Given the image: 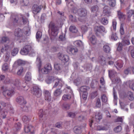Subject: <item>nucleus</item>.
Returning <instances> with one entry per match:
<instances>
[{
	"mask_svg": "<svg viewBox=\"0 0 134 134\" xmlns=\"http://www.w3.org/2000/svg\"><path fill=\"white\" fill-rule=\"evenodd\" d=\"M89 87L88 86H82L80 87V91L83 93H86V91L89 90Z\"/></svg>",
	"mask_w": 134,
	"mask_h": 134,
	"instance_id": "nucleus-29",
	"label": "nucleus"
},
{
	"mask_svg": "<svg viewBox=\"0 0 134 134\" xmlns=\"http://www.w3.org/2000/svg\"><path fill=\"white\" fill-rule=\"evenodd\" d=\"M45 99L48 102L51 101V93L49 91L47 90H45L44 91Z\"/></svg>",
	"mask_w": 134,
	"mask_h": 134,
	"instance_id": "nucleus-16",
	"label": "nucleus"
},
{
	"mask_svg": "<svg viewBox=\"0 0 134 134\" xmlns=\"http://www.w3.org/2000/svg\"><path fill=\"white\" fill-rule=\"evenodd\" d=\"M24 34L27 35H29L30 34V29L28 27H25L23 29Z\"/></svg>",
	"mask_w": 134,
	"mask_h": 134,
	"instance_id": "nucleus-39",
	"label": "nucleus"
},
{
	"mask_svg": "<svg viewBox=\"0 0 134 134\" xmlns=\"http://www.w3.org/2000/svg\"><path fill=\"white\" fill-rule=\"evenodd\" d=\"M25 64V62L23 60H19L16 62L14 63V65H18L20 66L24 64Z\"/></svg>",
	"mask_w": 134,
	"mask_h": 134,
	"instance_id": "nucleus-40",
	"label": "nucleus"
},
{
	"mask_svg": "<svg viewBox=\"0 0 134 134\" xmlns=\"http://www.w3.org/2000/svg\"><path fill=\"white\" fill-rule=\"evenodd\" d=\"M62 108L64 109L68 110L70 108V105L67 103H64L62 105Z\"/></svg>",
	"mask_w": 134,
	"mask_h": 134,
	"instance_id": "nucleus-27",
	"label": "nucleus"
},
{
	"mask_svg": "<svg viewBox=\"0 0 134 134\" xmlns=\"http://www.w3.org/2000/svg\"><path fill=\"white\" fill-rule=\"evenodd\" d=\"M100 23L104 25H107L108 23V21L106 18H103L100 20Z\"/></svg>",
	"mask_w": 134,
	"mask_h": 134,
	"instance_id": "nucleus-32",
	"label": "nucleus"
},
{
	"mask_svg": "<svg viewBox=\"0 0 134 134\" xmlns=\"http://www.w3.org/2000/svg\"><path fill=\"white\" fill-rule=\"evenodd\" d=\"M113 81L115 83H118L120 82L121 80L119 78H117L114 79Z\"/></svg>",
	"mask_w": 134,
	"mask_h": 134,
	"instance_id": "nucleus-64",
	"label": "nucleus"
},
{
	"mask_svg": "<svg viewBox=\"0 0 134 134\" xmlns=\"http://www.w3.org/2000/svg\"><path fill=\"white\" fill-rule=\"evenodd\" d=\"M109 2V5L111 7L115 6L116 4V0H107Z\"/></svg>",
	"mask_w": 134,
	"mask_h": 134,
	"instance_id": "nucleus-35",
	"label": "nucleus"
},
{
	"mask_svg": "<svg viewBox=\"0 0 134 134\" xmlns=\"http://www.w3.org/2000/svg\"><path fill=\"white\" fill-rule=\"evenodd\" d=\"M49 33L51 39L53 40L57 36L59 32L58 26L54 23L51 22L49 26Z\"/></svg>",
	"mask_w": 134,
	"mask_h": 134,
	"instance_id": "nucleus-1",
	"label": "nucleus"
},
{
	"mask_svg": "<svg viewBox=\"0 0 134 134\" xmlns=\"http://www.w3.org/2000/svg\"><path fill=\"white\" fill-rule=\"evenodd\" d=\"M42 8V6L34 4L32 8L33 13L34 14H37L40 11Z\"/></svg>",
	"mask_w": 134,
	"mask_h": 134,
	"instance_id": "nucleus-7",
	"label": "nucleus"
},
{
	"mask_svg": "<svg viewBox=\"0 0 134 134\" xmlns=\"http://www.w3.org/2000/svg\"><path fill=\"white\" fill-rule=\"evenodd\" d=\"M54 81L55 84L53 86V88L56 87L57 86L61 87L64 83L63 82L61 79H56Z\"/></svg>",
	"mask_w": 134,
	"mask_h": 134,
	"instance_id": "nucleus-12",
	"label": "nucleus"
},
{
	"mask_svg": "<svg viewBox=\"0 0 134 134\" xmlns=\"http://www.w3.org/2000/svg\"><path fill=\"white\" fill-rule=\"evenodd\" d=\"M19 51V50L18 48H14L12 51V54L13 56H14L15 55L18 53Z\"/></svg>",
	"mask_w": 134,
	"mask_h": 134,
	"instance_id": "nucleus-51",
	"label": "nucleus"
},
{
	"mask_svg": "<svg viewBox=\"0 0 134 134\" xmlns=\"http://www.w3.org/2000/svg\"><path fill=\"white\" fill-rule=\"evenodd\" d=\"M9 65L7 63L4 64L2 66V69L4 71L8 70L9 69Z\"/></svg>",
	"mask_w": 134,
	"mask_h": 134,
	"instance_id": "nucleus-45",
	"label": "nucleus"
},
{
	"mask_svg": "<svg viewBox=\"0 0 134 134\" xmlns=\"http://www.w3.org/2000/svg\"><path fill=\"white\" fill-rule=\"evenodd\" d=\"M21 107L23 111H27L28 110V107L27 106H25V105H21Z\"/></svg>",
	"mask_w": 134,
	"mask_h": 134,
	"instance_id": "nucleus-57",
	"label": "nucleus"
},
{
	"mask_svg": "<svg viewBox=\"0 0 134 134\" xmlns=\"http://www.w3.org/2000/svg\"><path fill=\"white\" fill-rule=\"evenodd\" d=\"M113 58L111 57H108L107 58L108 61V64L109 65H111L113 64L114 62L113 61H112Z\"/></svg>",
	"mask_w": 134,
	"mask_h": 134,
	"instance_id": "nucleus-54",
	"label": "nucleus"
},
{
	"mask_svg": "<svg viewBox=\"0 0 134 134\" xmlns=\"http://www.w3.org/2000/svg\"><path fill=\"white\" fill-rule=\"evenodd\" d=\"M127 97L130 100H132L134 98L132 93L130 91H129L127 93Z\"/></svg>",
	"mask_w": 134,
	"mask_h": 134,
	"instance_id": "nucleus-33",
	"label": "nucleus"
},
{
	"mask_svg": "<svg viewBox=\"0 0 134 134\" xmlns=\"http://www.w3.org/2000/svg\"><path fill=\"white\" fill-rule=\"evenodd\" d=\"M7 114V112L6 110H2L0 112V116L3 119H4L6 117Z\"/></svg>",
	"mask_w": 134,
	"mask_h": 134,
	"instance_id": "nucleus-26",
	"label": "nucleus"
},
{
	"mask_svg": "<svg viewBox=\"0 0 134 134\" xmlns=\"http://www.w3.org/2000/svg\"><path fill=\"white\" fill-rule=\"evenodd\" d=\"M94 29L95 34L98 36H100L103 32H106L105 27L102 25L95 26Z\"/></svg>",
	"mask_w": 134,
	"mask_h": 134,
	"instance_id": "nucleus-4",
	"label": "nucleus"
},
{
	"mask_svg": "<svg viewBox=\"0 0 134 134\" xmlns=\"http://www.w3.org/2000/svg\"><path fill=\"white\" fill-rule=\"evenodd\" d=\"M122 130L121 126H117L114 129V131L115 132H120Z\"/></svg>",
	"mask_w": 134,
	"mask_h": 134,
	"instance_id": "nucleus-49",
	"label": "nucleus"
},
{
	"mask_svg": "<svg viewBox=\"0 0 134 134\" xmlns=\"http://www.w3.org/2000/svg\"><path fill=\"white\" fill-rule=\"evenodd\" d=\"M71 96L70 94H64L62 97V99L64 101H66L70 99Z\"/></svg>",
	"mask_w": 134,
	"mask_h": 134,
	"instance_id": "nucleus-30",
	"label": "nucleus"
},
{
	"mask_svg": "<svg viewBox=\"0 0 134 134\" xmlns=\"http://www.w3.org/2000/svg\"><path fill=\"white\" fill-rule=\"evenodd\" d=\"M22 120L24 122L27 124L29 121V118L28 116H25L23 117Z\"/></svg>",
	"mask_w": 134,
	"mask_h": 134,
	"instance_id": "nucleus-44",
	"label": "nucleus"
},
{
	"mask_svg": "<svg viewBox=\"0 0 134 134\" xmlns=\"http://www.w3.org/2000/svg\"><path fill=\"white\" fill-rule=\"evenodd\" d=\"M103 50L106 52L109 53L110 51V49L109 46L105 45L103 46Z\"/></svg>",
	"mask_w": 134,
	"mask_h": 134,
	"instance_id": "nucleus-42",
	"label": "nucleus"
},
{
	"mask_svg": "<svg viewBox=\"0 0 134 134\" xmlns=\"http://www.w3.org/2000/svg\"><path fill=\"white\" fill-rule=\"evenodd\" d=\"M24 71V69L22 67H21L17 72V74L18 75H20Z\"/></svg>",
	"mask_w": 134,
	"mask_h": 134,
	"instance_id": "nucleus-59",
	"label": "nucleus"
},
{
	"mask_svg": "<svg viewBox=\"0 0 134 134\" xmlns=\"http://www.w3.org/2000/svg\"><path fill=\"white\" fill-rule=\"evenodd\" d=\"M23 31L21 29L18 28L15 29L14 34L15 36L20 38L23 36Z\"/></svg>",
	"mask_w": 134,
	"mask_h": 134,
	"instance_id": "nucleus-11",
	"label": "nucleus"
},
{
	"mask_svg": "<svg viewBox=\"0 0 134 134\" xmlns=\"http://www.w3.org/2000/svg\"><path fill=\"white\" fill-rule=\"evenodd\" d=\"M69 29L70 31L73 33H76L77 30L76 27L74 26H71L70 27Z\"/></svg>",
	"mask_w": 134,
	"mask_h": 134,
	"instance_id": "nucleus-43",
	"label": "nucleus"
},
{
	"mask_svg": "<svg viewBox=\"0 0 134 134\" xmlns=\"http://www.w3.org/2000/svg\"><path fill=\"white\" fill-rule=\"evenodd\" d=\"M101 99L103 102L105 103L107 101V98L105 94H103L101 96Z\"/></svg>",
	"mask_w": 134,
	"mask_h": 134,
	"instance_id": "nucleus-50",
	"label": "nucleus"
},
{
	"mask_svg": "<svg viewBox=\"0 0 134 134\" xmlns=\"http://www.w3.org/2000/svg\"><path fill=\"white\" fill-rule=\"evenodd\" d=\"M96 105L97 107L98 108L100 107V99L99 98H98L97 100Z\"/></svg>",
	"mask_w": 134,
	"mask_h": 134,
	"instance_id": "nucleus-56",
	"label": "nucleus"
},
{
	"mask_svg": "<svg viewBox=\"0 0 134 134\" xmlns=\"http://www.w3.org/2000/svg\"><path fill=\"white\" fill-rule=\"evenodd\" d=\"M68 115L70 117L74 118L76 115V114L75 113L70 112L68 113Z\"/></svg>",
	"mask_w": 134,
	"mask_h": 134,
	"instance_id": "nucleus-62",
	"label": "nucleus"
},
{
	"mask_svg": "<svg viewBox=\"0 0 134 134\" xmlns=\"http://www.w3.org/2000/svg\"><path fill=\"white\" fill-rule=\"evenodd\" d=\"M46 114V113L45 111L44 112L42 109H40L39 111L38 114L40 118H42L43 116V115Z\"/></svg>",
	"mask_w": 134,
	"mask_h": 134,
	"instance_id": "nucleus-41",
	"label": "nucleus"
},
{
	"mask_svg": "<svg viewBox=\"0 0 134 134\" xmlns=\"http://www.w3.org/2000/svg\"><path fill=\"white\" fill-rule=\"evenodd\" d=\"M122 42L124 45H129L130 44L129 41L128 39L123 40Z\"/></svg>",
	"mask_w": 134,
	"mask_h": 134,
	"instance_id": "nucleus-61",
	"label": "nucleus"
},
{
	"mask_svg": "<svg viewBox=\"0 0 134 134\" xmlns=\"http://www.w3.org/2000/svg\"><path fill=\"white\" fill-rule=\"evenodd\" d=\"M78 50L75 47H70L68 49V52L70 54H75L77 52Z\"/></svg>",
	"mask_w": 134,
	"mask_h": 134,
	"instance_id": "nucleus-15",
	"label": "nucleus"
},
{
	"mask_svg": "<svg viewBox=\"0 0 134 134\" xmlns=\"http://www.w3.org/2000/svg\"><path fill=\"white\" fill-rule=\"evenodd\" d=\"M98 7L97 6H94L91 7V11L92 12L96 13L98 11Z\"/></svg>",
	"mask_w": 134,
	"mask_h": 134,
	"instance_id": "nucleus-38",
	"label": "nucleus"
},
{
	"mask_svg": "<svg viewBox=\"0 0 134 134\" xmlns=\"http://www.w3.org/2000/svg\"><path fill=\"white\" fill-rule=\"evenodd\" d=\"M24 129L25 133H28L30 132L32 133H33L34 130L33 126H25Z\"/></svg>",
	"mask_w": 134,
	"mask_h": 134,
	"instance_id": "nucleus-17",
	"label": "nucleus"
},
{
	"mask_svg": "<svg viewBox=\"0 0 134 134\" xmlns=\"http://www.w3.org/2000/svg\"><path fill=\"white\" fill-rule=\"evenodd\" d=\"M95 117L96 120L99 121L102 119V114L100 112H98L96 113Z\"/></svg>",
	"mask_w": 134,
	"mask_h": 134,
	"instance_id": "nucleus-22",
	"label": "nucleus"
},
{
	"mask_svg": "<svg viewBox=\"0 0 134 134\" xmlns=\"http://www.w3.org/2000/svg\"><path fill=\"white\" fill-rule=\"evenodd\" d=\"M90 40L91 42L93 44H95L96 42V40L95 36H92L90 38Z\"/></svg>",
	"mask_w": 134,
	"mask_h": 134,
	"instance_id": "nucleus-48",
	"label": "nucleus"
},
{
	"mask_svg": "<svg viewBox=\"0 0 134 134\" xmlns=\"http://www.w3.org/2000/svg\"><path fill=\"white\" fill-rule=\"evenodd\" d=\"M9 41V38L6 37H3L2 38L1 42L2 43L8 42Z\"/></svg>",
	"mask_w": 134,
	"mask_h": 134,
	"instance_id": "nucleus-52",
	"label": "nucleus"
},
{
	"mask_svg": "<svg viewBox=\"0 0 134 134\" xmlns=\"http://www.w3.org/2000/svg\"><path fill=\"white\" fill-rule=\"evenodd\" d=\"M32 93L38 98H40L41 96L42 92L40 89L37 86H34L31 92Z\"/></svg>",
	"mask_w": 134,
	"mask_h": 134,
	"instance_id": "nucleus-6",
	"label": "nucleus"
},
{
	"mask_svg": "<svg viewBox=\"0 0 134 134\" xmlns=\"http://www.w3.org/2000/svg\"><path fill=\"white\" fill-rule=\"evenodd\" d=\"M54 80V77L53 76H49L47 79L46 80V82L47 83H49Z\"/></svg>",
	"mask_w": 134,
	"mask_h": 134,
	"instance_id": "nucleus-36",
	"label": "nucleus"
},
{
	"mask_svg": "<svg viewBox=\"0 0 134 134\" xmlns=\"http://www.w3.org/2000/svg\"><path fill=\"white\" fill-rule=\"evenodd\" d=\"M123 63L122 60H119L117 61L116 63V64L115 66L116 68L118 69H119L121 68L123 66Z\"/></svg>",
	"mask_w": 134,
	"mask_h": 134,
	"instance_id": "nucleus-21",
	"label": "nucleus"
},
{
	"mask_svg": "<svg viewBox=\"0 0 134 134\" xmlns=\"http://www.w3.org/2000/svg\"><path fill=\"white\" fill-rule=\"evenodd\" d=\"M134 10H127V18L130 19L132 15L133 14V12H134Z\"/></svg>",
	"mask_w": 134,
	"mask_h": 134,
	"instance_id": "nucleus-31",
	"label": "nucleus"
},
{
	"mask_svg": "<svg viewBox=\"0 0 134 134\" xmlns=\"http://www.w3.org/2000/svg\"><path fill=\"white\" fill-rule=\"evenodd\" d=\"M36 63L40 72L42 74H49L52 70V68H50L49 69L43 68L40 69L41 67L42 66V63L41 58L39 57H37Z\"/></svg>",
	"mask_w": 134,
	"mask_h": 134,
	"instance_id": "nucleus-2",
	"label": "nucleus"
},
{
	"mask_svg": "<svg viewBox=\"0 0 134 134\" xmlns=\"http://www.w3.org/2000/svg\"><path fill=\"white\" fill-rule=\"evenodd\" d=\"M31 74L29 72H27L25 77V80L27 81H30L31 79Z\"/></svg>",
	"mask_w": 134,
	"mask_h": 134,
	"instance_id": "nucleus-28",
	"label": "nucleus"
},
{
	"mask_svg": "<svg viewBox=\"0 0 134 134\" xmlns=\"http://www.w3.org/2000/svg\"><path fill=\"white\" fill-rule=\"evenodd\" d=\"M63 64L61 62H57L54 64V67L55 69L57 70H60L62 69L63 67Z\"/></svg>",
	"mask_w": 134,
	"mask_h": 134,
	"instance_id": "nucleus-13",
	"label": "nucleus"
},
{
	"mask_svg": "<svg viewBox=\"0 0 134 134\" xmlns=\"http://www.w3.org/2000/svg\"><path fill=\"white\" fill-rule=\"evenodd\" d=\"M16 102L21 105H23L26 103V101L22 96L18 97L16 99Z\"/></svg>",
	"mask_w": 134,
	"mask_h": 134,
	"instance_id": "nucleus-14",
	"label": "nucleus"
},
{
	"mask_svg": "<svg viewBox=\"0 0 134 134\" xmlns=\"http://www.w3.org/2000/svg\"><path fill=\"white\" fill-rule=\"evenodd\" d=\"M31 49V47L30 45H26L20 51V53L23 55L27 54Z\"/></svg>",
	"mask_w": 134,
	"mask_h": 134,
	"instance_id": "nucleus-8",
	"label": "nucleus"
},
{
	"mask_svg": "<svg viewBox=\"0 0 134 134\" xmlns=\"http://www.w3.org/2000/svg\"><path fill=\"white\" fill-rule=\"evenodd\" d=\"M116 21L113 20V21L112 22V27L113 28V30H116Z\"/></svg>",
	"mask_w": 134,
	"mask_h": 134,
	"instance_id": "nucleus-60",
	"label": "nucleus"
},
{
	"mask_svg": "<svg viewBox=\"0 0 134 134\" xmlns=\"http://www.w3.org/2000/svg\"><path fill=\"white\" fill-rule=\"evenodd\" d=\"M73 130L74 132L76 134H80L82 132L81 126H75Z\"/></svg>",
	"mask_w": 134,
	"mask_h": 134,
	"instance_id": "nucleus-19",
	"label": "nucleus"
},
{
	"mask_svg": "<svg viewBox=\"0 0 134 134\" xmlns=\"http://www.w3.org/2000/svg\"><path fill=\"white\" fill-rule=\"evenodd\" d=\"M110 8L108 6H105L103 8V12L107 16H108L110 13Z\"/></svg>",
	"mask_w": 134,
	"mask_h": 134,
	"instance_id": "nucleus-18",
	"label": "nucleus"
},
{
	"mask_svg": "<svg viewBox=\"0 0 134 134\" xmlns=\"http://www.w3.org/2000/svg\"><path fill=\"white\" fill-rule=\"evenodd\" d=\"M11 18L14 23H17L19 20L18 15L14 14L12 15Z\"/></svg>",
	"mask_w": 134,
	"mask_h": 134,
	"instance_id": "nucleus-25",
	"label": "nucleus"
},
{
	"mask_svg": "<svg viewBox=\"0 0 134 134\" xmlns=\"http://www.w3.org/2000/svg\"><path fill=\"white\" fill-rule=\"evenodd\" d=\"M111 38L114 40H116L118 38V37L116 36V33H113L111 36Z\"/></svg>",
	"mask_w": 134,
	"mask_h": 134,
	"instance_id": "nucleus-53",
	"label": "nucleus"
},
{
	"mask_svg": "<svg viewBox=\"0 0 134 134\" xmlns=\"http://www.w3.org/2000/svg\"><path fill=\"white\" fill-rule=\"evenodd\" d=\"M74 44L77 47L82 46H83V44L82 42L80 41H75L74 43Z\"/></svg>",
	"mask_w": 134,
	"mask_h": 134,
	"instance_id": "nucleus-34",
	"label": "nucleus"
},
{
	"mask_svg": "<svg viewBox=\"0 0 134 134\" xmlns=\"http://www.w3.org/2000/svg\"><path fill=\"white\" fill-rule=\"evenodd\" d=\"M78 15L81 17H85L87 14V10L85 8H81L79 9L77 12Z\"/></svg>",
	"mask_w": 134,
	"mask_h": 134,
	"instance_id": "nucleus-9",
	"label": "nucleus"
},
{
	"mask_svg": "<svg viewBox=\"0 0 134 134\" xmlns=\"http://www.w3.org/2000/svg\"><path fill=\"white\" fill-rule=\"evenodd\" d=\"M1 105L3 107H10V104H8L7 103H6L4 101H1Z\"/></svg>",
	"mask_w": 134,
	"mask_h": 134,
	"instance_id": "nucleus-47",
	"label": "nucleus"
},
{
	"mask_svg": "<svg viewBox=\"0 0 134 134\" xmlns=\"http://www.w3.org/2000/svg\"><path fill=\"white\" fill-rule=\"evenodd\" d=\"M98 61L101 64L104 65L106 63L105 59L103 56H100L98 58Z\"/></svg>",
	"mask_w": 134,
	"mask_h": 134,
	"instance_id": "nucleus-20",
	"label": "nucleus"
},
{
	"mask_svg": "<svg viewBox=\"0 0 134 134\" xmlns=\"http://www.w3.org/2000/svg\"><path fill=\"white\" fill-rule=\"evenodd\" d=\"M95 129L97 130H107L109 129L108 126H96Z\"/></svg>",
	"mask_w": 134,
	"mask_h": 134,
	"instance_id": "nucleus-24",
	"label": "nucleus"
},
{
	"mask_svg": "<svg viewBox=\"0 0 134 134\" xmlns=\"http://www.w3.org/2000/svg\"><path fill=\"white\" fill-rule=\"evenodd\" d=\"M58 58L62 61L66 62L69 60V57L66 55H64L60 53H59L58 54Z\"/></svg>",
	"mask_w": 134,
	"mask_h": 134,
	"instance_id": "nucleus-10",
	"label": "nucleus"
},
{
	"mask_svg": "<svg viewBox=\"0 0 134 134\" xmlns=\"http://www.w3.org/2000/svg\"><path fill=\"white\" fill-rule=\"evenodd\" d=\"M118 15L120 19L121 20H124L125 19V15L120 12L118 11Z\"/></svg>",
	"mask_w": 134,
	"mask_h": 134,
	"instance_id": "nucleus-37",
	"label": "nucleus"
},
{
	"mask_svg": "<svg viewBox=\"0 0 134 134\" xmlns=\"http://www.w3.org/2000/svg\"><path fill=\"white\" fill-rule=\"evenodd\" d=\"M62 92L60 88H58L56 90L53 92L54 96L55 97H57L60 96Z\"/></svg>",
	"mask_w": 134,
	"mask_h": 134,
	"instance_id": "nucleus-23",
	"label": "nucleus"
},
{
	"mask_svg": "<svg viewBox=\"0 0 134 134\" xmlns=\"http://www.w3.org/2000/svg\"><path fill=\"white\" fill-rule=\"evenodd\" d=\"M3 94L5 97H11L14 93V89L13 87L8 88L5 86L1 87Z\"/></svg>",
	"mask_w": 134,
	"mask_h": 134,
	"instance_id": "nucleus-3",
	"label": "nucleus"
},
{
	"mask_svg": "<svg viewBox=\"0 0 134 134\" xmlns=\"http://www.w3.org/2000/svg\"><path fill=\"white\" fill-rule=\"evenodd\" d=\"M120 32L121 35H123L124 33V29L123 27V26L122 24H121L120 29Z\"/></svg>",
	"mask_w": 134,
	"mask_h": 134,
	"instance_id": "nucleus-63",
	"label": "nucleus"
},
{
	"mask_svg": "<svg viewBox=\"0 0 134 134\" xmlns=\"http://www.w3.org/2000/svg\"><path fill=\"white\" fill-rule=\"evenodd\" d=\"M70 19L72 21L75 22L76 21V18L75 17H73L72 15H70L69 16Z\"/></svg>",
	"mask_w": 134,
	"mask_h": 134,
	"instance_id": "nucleus-55",
	"label": "nucleus"
},
{
	"mask_svg": "<svg viewBox=\"0 0 134 134\" xmlns=\"http://www.w3.org/2000/svg\"><path fill=\"white\" fill-rule=\"evenodd\" d=\"M42 35V33L41 31H38L37 32L36 35V38L38 41V39L41 38Z\"/></svg>",
	"mask_w": 134,
	"mask_h": 134,
	"instance_id": "nucleus-46",
	"label": "nucleus"
},
{
	"mask_svg": "<svg viewBox=\"0 0 134 134\" xmlns=\"http://www.w3.org/2000/svg\"><path fill=\"white\" fill-rule=\"evenodd\" d=\"M14 84L18 89L20 91L22 90V87H25L26 83L25 82H21L20 80L17 79L15 81Z\"/></svg>",
	"mask_w": 134,
	"mask_h": 134,
	"instance_id": "nucleus-5",
	"label": "nucleus"
},
{
	"mask_svg": "<svg viewBox=\"0 0 134 134\" xmlns=\"http://www.w3.org/2000/svg\"><path fill=\"white\" fill-rule=\"evenodd\" d=\"M81 29L83 32H85L87 30V27L86 25H83L81 27Z\"/></svg>",
	"mask_w": 134,
	"mask_h": 134,
	"instance_id": "nucleus-58",
	"label": "nucleus"
}]
</instances>
